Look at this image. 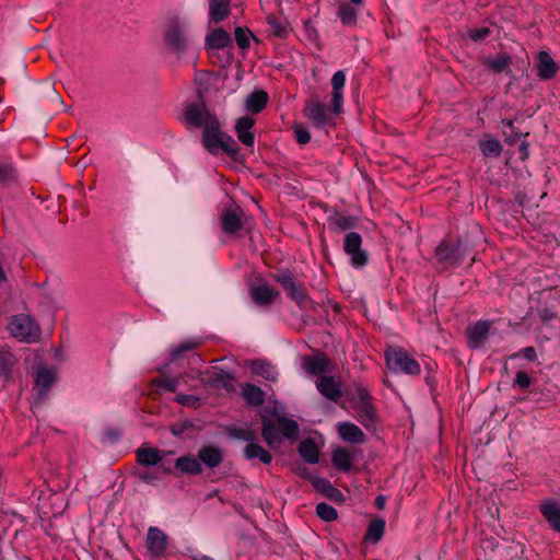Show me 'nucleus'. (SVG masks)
<instances>
[{
  "label": "nucleus",
  "instance_id": "obj_1",
  "mask_svg": "<svg viewBox=\"0 0 560 560\" xmlns=\"http://www.w3.org/2000/svg\"><path fill=\"white\" fill-rule=\"evenodd\" d=\"M299 432L296 421L278 413H273L271 417L265 416L261 419L262 438L272 450H278L283 439L295 442L299 438Z\"/></svg>",
  "mask_w": 560,
  "mask_h": 560
},
{
  "label": "nucleus",
  "instance_id": "obj_2",
  "mask_svg": "<svg viewBox=\"0 0 560 560\" xmlns=\"http://www.w3.org/2000/svg\"><path fill=\"white\" fill-rule=\"evenodd\" d=\"M163 39L167 49L182 58L191 44L190 23L187 19L172 15L165 19L163 25Z\"/></svg>",
  "mask_w": 560,
  "mask_h": 560
},
{
  "label": "nucleus",
  "instance_id": "obj_3",
  "mask_svg": "<svg viewBox=\"0 0 560 560\" xmlns=\"http://www.w3.org/2000/svg\"><path fill=\"white\" fill-rule=\"evenodd\" d=\"M345 83V71L338 70L335 72L331 78L332 91L329 103L327 105H319L317 103V125L327 124L341 114L343 105L342 89Z\"/></svg>",
  "mask_w": 560,
  "mask_h": 560
},
{
  "label": "nucleus",
  "instance_id": "obj_4",
  "mask_svg": "<svg viewBox=\"0 0 560 560\" xmlns=\"http://www.w3.org/2000/svg\"><path fill=\"white\" fill-rule=\"evenodd\" d=\"M10 334L21 342H36L40 338L39 325L26 314L12 317L9 324Z\"/></svg>",
  "mask_w": 560,
  "mask_h": 560
},
{
  "label": "nucleus",
  "instance_id": "obj_5",
  "mask_svg": "<svg viewBox=\"0 0 560 560\" xmlns=\"http://www.w3.org/2000/svg\"><path fill=\"white\" fill-rule=\"evenodd\" d=\"M386 363L394 373L417 375L420 373L419 363L402 349H389L386 351Z\"/></svg>",
  "mask_w": 560,
  "mask_h": 560
},
{
  "label": "nucleus",
  "instance_id": "obj_6",
  "mask_svg": "<svg viewBox=\"0 0 560 560\" xmlns=\"http://www.w3.org/2000/svg\"><path fill=\"white\" fill-rule=\"evenodd\" d=\"M248 219L241 207H226L221 213V229L225 234L237 235L247 225Z\"/></svg>",
  "mask_w": 560,
  "mask_h": 560
},
{
  "label": "nucleus",
  "instance_id": "obj_7",
  "mask_svg": "<svg viewBox=\"0 0 560 560\" xmlns=\"http://www.w3.org/2000/svg\"><path fill=\"white\" fill-rule=\"evenodd\" d=\"M275 280L280 283L288 296L302 305L306 300V290L302 282L298 281L293 273L288 270H280L273 276Z\"/></svg>",
  "mask_w": 560,
  "mask_h": 560
},
{
  "label": "nucleus",
  "instance_id": "obj_8",
  "mask_svg": "<svg viewBox=\"0 0 560 560\" xmlns=\"http://www.w3.org/2000/svg\"><path fill=\"white\" fill-rule=\"evenodd\" d=\"M362 237L357 232H350L345 237V252L350 257V262L353 267H363L368 261L365 250L361 248Z\"/></svg>",
  "mask_w": 560,
  "mask_h": 560
},
{
  "label": "nucleus",
  "instance_id": "obj_9",
  "mask_svg": "<svg viewBox=\"0 0 560 560\" xmlns=\"http://www.w3.org/2000/svg\"><path fill=\"white\" fill-rule=\"evenodd\" d=\"M185 122L192 127H205L210 118H217L210 114L202 101L189 103L184 112Z\"/></svg>",
  "mask_w": 560,
  "mask_h": 560
},
{
  "label": "nucleus",
  "instance_id": "obj_10",
  "mask_svg": "<svg viewBox=\"0 0 560 560\" xmlns=\"http://www.w3.org/2000/svg\"><path fill=\"white\" fill-rule=\"evenodd\" d=\"M167 536L159 527L151 526L148 529L145 547L152 558L161 557L167 548Z\"/></svg>",
  "mask_w": 560,
  "mask_h": 560
},
{
  "label": "nucleus",
  "instance_id": "obj_11",
  "mask_svg": "<svg viewBox=\"0 0 560 560\" xmlns=\"http://www.w3.org/2000/svg\"><path fill=\"white\" fill-rule=\"evenodd\" d=\"M223 132L220 129V125L217 118H210L207 125L203 127L202 143L205 148L212 154L219 153V143Z\"/></svg>",
  "mask_w": 560,
  "mask_h": 560
},
{
  "label": "nucleus",
  "instance_id": "obj_12",
  "mask_svg": "<svg viewBox=\"0 0 560 560\" xmlns=\"http://www.w3.org/2000/svg\"><path fill=\"white\" fill-rule=\"evenodd\" d=\"M18 364L19 360L9 347L0 348V381L3 385L12 381Z\"/></svg>",
  "mask_w": 560,
  "mask_h": 560
},
{
  "label": "nucleus",
  "instance_id": "obj_13",
  "mask_svg": "<svg viewBox=\"0 0 560 560\" xmlns=\"http://www.w3.org/2000/svg\"><path fill=\"white\" fill-rule=\"evenodd\" d=\"M317 390L327 399L337 402L342 395L341 382L335 376H322L317 381Z\"/></svg>",
  "mask_w": 560,
  "mask_h": 560
},
{
  "label": "nucleus",
  "instance_id": "obj_14",
  "mask_svg": "<svg viewBox=\"0 0 560 560\" xmlns=\"http://www.w3.org/2000/svg\"><path fill=\"white\" fill-rule=\"evenodd\" d=\"M490 328L489 322L479 320L475 324H471L467 327V336L469 346L472 348H478L483 345L488 331Z\"/></svg>",
  "mask_w": 560,
  "mask_h": 560
},
{
  "label": "nucleus",
  "instance_id": "obj_15",
  "mask_svg": "<svg viewBox=\"0 0 560 560\" xmlns=\"http://www.w3.org/2000/svg\"><path fill=\"white\" fill-rule=\"evenodd\" d=\"M337 431L340 439L348 443L361 444L365 440L363 431L358 425L351 422L338 423Z\"/></svg>",
  "mask_w": 560,
  "mask_h": 560
},
{
  "label": "nucleus",
  "instance_id": "obj_16",
  "mask_svg": "<svg viewBox=\"0 0 560 560\" xmlns=\"http://www.w3.org/2000/svg\"><path fill=\"white\" fill-rule=\"evenodd\" d=\"M537 75L541 80L552 79L558 71V65L547 51H540L538 54L537 62Z\"/></svg>",
  "mask_w": 560,
  "mask_h": 560
},
{
  "label": "nucleus",
  "instance_id": "obj_17",
  "mask_svg": "<svg viewBox=\"0 0 560 560\" xmlns=\"http://www.w3.org/2000/svg\"><path fill=\"white\" fill-rule=\"evenodd\" d=\"M254 124L255 121L252 117L244 116L238 118L235 125L238 140L247 147L254 145L255 136L252 132Z\"/></svg>",
  "mask_w": 560,
  "mask_h": 560
},
{
  "label": "nucleus",
  "instance_id": "obj_18",
  "mask_svg": "<svg viewBox=\"0 0 560 560\" xmlns=\"http://www.w3.org/2000/svg\"><path fill=\"white\" fill-rule=\"evenodd\" d=\"M136 457L137 463L143 467L155 466L163 460V452L154 447H139Z\"/></svg>",
  "mask_w": 560,
  "mask_h": 560
},
{
  "label": "nucleus",
  "instance_id": "obj_19",
  "mask_svg": "<svg viewBox=\"0 0 560 560\" xmlns=\"http://www.w3.org/2000/svg\"><path fill=\"white\" fill-rule=\"evenodd\" d=\"M250 295L256 304L270 305L279 296V292L268 284H259L252 288Z\"/></svg>",
  "mask_w": 560,
  "mask_h": 560
},
{
  "label": "nucleus",
  "instance_id": "obj_20",
  "mask_svg": "<svg viewBox=\"0 0 560 560\" xmlns=\"http://www.w3.org/2000/svg\"><path fill=\"white\" fill-rule=\"evenodd\" d=\"M199 463H203L209 468L218 467L223 460V454L217 446H203L198 452Z\"/></svg>",
  "mask_w": 560,
  "mask_h": 560
},
{
  "label": "nucleus",
  "instance_id": "obj_21",
  "mask_svg": "<svg viewBox=\"0 0 560 560\" xmlns=\"http://www.w3.org/2000/svg\"><path fill=\"white\" fill-rule=\"evenodd\" d=\"M55 381V372L50 369L40 368L35 376V389L38 396L44 397Z\"/></svg>",
  "mask_w": 560,
  "mask_h": 560
},
{
  "label": "nucleus",
  "instance_id": "obj_22",
  "mask_svg": "<svg viewBox=\"0 0 560 560\" xmlns=\"http://www.w3.org/2000/svg\"><path fill=\"white\" fill-rule=\"evenodd\" d=\"M269 100L266 91L259 90L250 93L245 101V108L252 114L260 113Z\"/></svg>",
  "mask_w": 560,
  "mask_h": 560
},
{
  "label": "nucleus",
  "instance_id": "obj_23",
  "mask_svg": "<svg viewBox=\"0 0 560 560\" xmlns=\"http://www.w3.org/2000/svg\"><path fill=\"white\" fill-rule=\"evenodd\" d=\"M230 44V34L223 28H217L210 32L206 37V46L210 49H223Z\"/></svg>",
  "mask_w": 560,
  "mask_h": 560
},
{
  "label": "nucleus",
  "instance_id": "obj_24",
  "mask_svg": "<svg viewBox=\"0 0 560 560\" xmlns=\"http://www.w3.org/2000/svg\"><path fill=\"white\" fill-rule=\"evenodd\" d=\"M242 396L248 405L254 407L261 406L265 401L264 390L260 387L248 383L242 386Z\"/></svg>",
  "mask_w": 560,
  "mask_h": 560
},
{
  "label": "nucleus",
  "instance_id": "obj_25",
  "mask_svg": "<svg viewBox=\"0 0 560 560\" xmlns=\"http://www.w3.org/2000/svg\"><path fill=\"white\" fill-rule=\"evenodd\" d=\"M175 468L188 475H198L202 471L198 457L190 455L178 457L175 462Z\"/></svg>",
  "mask_w": 560,
  "mask_h": 560
},
{
  "label": "nucleus",
  "instance_id": "obj_26",
  "mask_svg": "<svg viewBox=\"0 0 560 560\" xmlns=\"http://www.w3.org/2000/svg\"><path fill=\"white\" fill-rule=\"evenodd\" d=\"M230 13V0H210L209 15L212 21L221 22L228 18Z\"/></svg>",
  "mask_w": 560,
  "mask_h": 560
},
{
  "label": "nucleus",
  "instance_id": "obj_27",
  "mask_svg": "<svg viewBox=\"0 0 560 560\" xmlns=\"http://www.w3.org/2000/svg\"><path fill=\"white\" fill-rule=\"evenodd\" d=\"M244 456L246 459L258 458L264 464H270L272 460L271 454L256 442L248 443L245 446Z\"/></svg>",
  "mask_w": 560,
  "mask_h": 560
},
{
  "label": "nucleus",
  "instance_id": "obj_28",
  "mask_svg": "<svg viewBox=\"0 0 560 560\" xmlns=\"http://www.w3.org/2000/svg\"><path fill=\"white\" fill-rule=\"evenodd\" d=\"M359 397L361 399L360 406L358 407V412L360 415V420L362 424L366 425L368 422L373 420L374 410L370 402V395L364 389H359Z\"/></svg>",
  "mask_w": 560,
  "mask_h": 560
},
{
  "label": "nucleus",
  "instance_id": "obj_29",
  "mask_svg": "<svg viewBox=\"0 0 560 560\" xmlns=\"http://www.w3.org/2000/svg\"><path fill=\"white\" fill-rule=\"evenodd\" d=\"M541 513L550 526L560 532V506L556 503H545L541 505Z\"/></svg>",
  "mask_w": 560,
  "mask_h": 560
},
{
  "label": "nucleus",
  "instance_id": "obj_30",
  "mask_svg": "<svg viewBox=\"0 0 560 560\" xmlns=\"http://www.w3.org/2000/svg\"><path fill=\"white\" fill-rule=\"evenodd\" d=\"M253 373L262 376L264 378L275 382L277 381L278 373L275 368L262 360H257L252 363Z\"/></svg>",
  "mask_w": 560,
  "mask_h": 560
},
{
  "label": "nucleus",
  "instance_id": "obj_31",
  "mask_svg": "<svg viewBox=\"0 0 560 560\" xmlns=\"http://www.w3.org/2000/svg\"><path fill=\"white\" fill-rule=\"evenodd\" d=\"M334 465L343 471H348L352 466V455L347 450L339 447L332 453Z\"/></svg>",
  "mask_w": 560,
  "mask_h": 560
},
{
  "label": "nucleus",
  "instance_id": "obj_32",
  "mask_svg": "<svg viewBox=\"0 0 560 560\" xmlns=\"http://www.w3.org/2000/svg\"><path fill=\"white\" fill-rule=\"evenodd\" d=\"M485 63L497 73L506 72L511 65V58L501 54L492 58H487Z\"/></svg>",
  "mask_w": 560,
  "mask_h": 560
},
{
  "label": "nucleus",
  "instance_id": "obj_33",
  "mask_svg": "<svg viewBox=\"0 0 560 560\" xmlns=\"http://www.w3.org/2000/svg\"><path fill=\"white\" fill-rule=\"evenodd\" d=\"M482 154L487 158H497L502 151V145L499 140L487 138L479 142Z\"/></svg>",
  "mask_w": 560,
  "mask_h": 560
},
{
  "label": "nucleus",
  "instance_id": "obj_34",
  "mask_svg": "<svg viewBox=\"0 0 560 560\" xmlns=\"http://www.w3.org/2000/svg\"><path fill=\"white\" fill-rule=\"evenodd\" d=\"M233 375L224 370L215 371L211 377L212 385L217 387H223L226 390L233 389Z\"/></svg>",
  "mask_w": 560,
  "mask_h": 560
},
{
  "label": "nucleus",
  "instance_id": "obj_35",
  "mask_svg": "<svg viewBox=\"0 0 560 560\" xmlns=\"http://www.w3.org/2000/svg\"><path fill=\"white\" fill-rule=\"evenodd\" d=\"M385 529V522L381 518L373 520L368 527L365 538L372 542L376 544L383 536Z\"/></svg>",
  "mask_w": 560,
  "mask_h": 560
},
{
  "label": "nucleus",
  "instance_id": "obj_36",
  "mask_svg": "<svg viewBox=\"0 0 560 560\" xmlns=\"http://www.w3.org/2000/svg\"><path fill=\"white\" fill-rule=\"evenodd\" d=\"M317 492H320L325 497L335 501H340L342 499V493L332 487L328 480L323 478H317Z\"/></svg>",
  "mask_w": 560,
  "mask_h": 560
},
{
  "label": "nucleus",
  "instance_id": "obj_37",
  "mask_svg": "<svg viewBox=\"0 0 560 560\" xmlns=\"http://www.w3.org/2000/svg\"><path fill=\"white\" fill-rule=\"evenodd\" d=\"M299 453L302 458L310 463L315 464V442L313 439H306L301 442Z\"/></svg>",
  "mask_w": 560,
  "mask_h": 560
},
{
  "label": "nucleus",
  "instance_id": "obj_38",
  "mask_svg": "<svg viewBox=\"0 0 560 560\" xmlns=\"http://www.w3.org/2000/svg\"><path fill=\"white\" fill-rule=\"evenodd\" d=\"M270 32L272 35L283 38L288 34V28L285 24L282 22V20L276 18V16H268L267 19Z\"/></svg>",
  "mask_w": 560,
  "mask_h": 560
},
{
  "label": "nucleus",
  "instance_id": "obj_39",
  "mask_svg": "<svg viewBox=\"0 0 560 560\" xmlns=\"http://www.w3.org/2000/svg\"><path fill=\"white\" fill-rule=\"evenodd\" d=\"M338 15L345 25H353L357 22L358 13L355 9L346 3L340 7Z\"/></svg>",
  "mask_w": 560,
  "mask_h": 560
},
{
  "label": "nucleus",
  "instance_id": "obj_40",
  "mask_svg": "<svg viewBox=\"0 0 560 560\" xmlns=\"http://www.w3.org/2000/svg\"><path fill=\"white\" fill-rule=\"evenodd\" d=\"M317 516L325 522H331L338 517V513L335 508L327 503H317Z\"/></svg>",
  "mask_w": 560,
  "mask_h": 560
},
{
  "label": "nucleus",
  "instance_id": "obj_41",
  "mask_svg": "<svg viewBox=\"0 0 560 560\" xmlns=\"http://www.w3.org/2000/svg\"><path fill=\"white\" fill-rule=\"evenodd\" d=\"M435 255L441 261H454L455 260V249L450 247L446 243H441L436 249Z\"/></svg>",
  "mask_w": 560,
  "mask_h": 560
},
{
  "label": "nucleus",
  "instance_id": "obj_42",
  "mask_svg": "<svg viewBox=\"0 0 560 560\" xmlns=\"http://www.w3.org/2000/svg\"><path fill=\"white\" fill-rule=\"evenodd\" d=\"M220 150H223L224 152L232 156L235 155L238 151L235 140L231 136L225 135L224 132L219 143V151Z\"/></svg>",
  "mask_w": 560,
  "mask_h": 560
},
{
  "label": "nucleus",
  "instance_id": "obj_43",
  "mask_svg": "<svg viewBox=\"0 0 560 560\" xmlns=\"http://www.w3.org/2000/svg\"><path fill=\"white\" fill-rule=\"evenodd\" d=\"M235 40L241 48H247L249 46L252 32L248 28L237 27L234 33Z\"/></svg>",
  "mask_w": 560,
  "mask_h": 560
},
{
  "label": "nucleus",
  "instance_id": "obj_44",
  "mask_svg": "<svg viewBox=\"0 0 560 560\" xmlns=\"http://www.w3.org/2000/svg\"><path fill=\"white\" fill-rule=\"evenodd\" d=\"M293 133L296 142L300 144H306L311 141V132L302 124L293 126Z\"/></svg>",
  "mask_w": 560,
  "mask_h": 560
},
{
  "label": "nucleus",
  "instance_id": "obj_45",
  "mask_svg": "<svg viewBox=\"0 0 560 560\" xmlns=\"http://www.w3.org/2000/svg\"><path fill=\"white\" fill-rule=\"evenodd\" d=\"M518 357H523L528 361H535L537 359V353L534 347H526L521 349L517 353L511 354L509 359H516Z\"/></svg>",
  "mask_w": 560,
  "mask_h": 560
},
{
  "label": "nucleus",
  "instance_id": "obj_46",
  "mask_svg": "<svg viewBox=\"0 0 560 560\" xmlns=\"http://www.w3.org/2000/svg\"><path fill=\"white\" fill-rule=\"evenodd\" d=\"M137 477L148 485H154L156 481L160 480V476L150 470H142V471H136Z\"/></svg>",
  "mask_w": 560,
  "mask_h": 560
},
{
  "label": "nucleus",
  "instance_id": "obj_47",
  "mask_svg": "<svg viewBox=\"0 0 560 560\" xmlns=\"http://www.w3.org/2000/svg\"><path fill=\"white\" fill-rule=\"evenodd\" d=\"M232 435L236 439L246 441L247 444L254 443L256 439L254 432L249 429H236L232 432Z\"/></svg>",
  "mask_w": 560,
  "mask_h": 560
},
{
  "label": "nucleus",
  "instance_id": "obj_48",
  "mask_svg": "<svg viewBox=\"0 0 560 560\" xmlns=\"http://www.w3.org/2000/svg\"><path fill=\"white\" fill-rule=\"evenodd\" d=\"M317 373L329 371L331 368L330 359L328 358V352L319 353L317 352Z\"/></svg>",
  "mask_w": 560,
  "mask_h": 560
},
{
  "label": "nucleus",
  "instance_id": "obj_49",
  "mask_svg": "<svg viewBox=\"0 0 560 560\" xmlns=\"http://www.w3.org/2000/svg\"><path fill=\"white\" fill-rule=\"evenodd\" d=\"M175 400L187 407H196L199 402V398L194 395L178 394Z\"/></svg>",
  "mask_w": 560,
  "mask_h": 560
},
{
  "label": "nucleus",
  "instance_id": "obj_50",
  "mask_svg": "<svg viewBox=\"0 0 560 560\" xmlns=\"http://www.w3.org/2000/svg\"><path fill=\"white\" fill-rule=\"evenodd\" d=\"M532 384L530 377L527 375V373L523 371H518L516 373L515 380H514V386H518L523 389L528 388Z\"/></svg>",
  "mask_w": 560,
  "mask_h": 560
},
{
  "label": "nucleus",
  "instance_id": "obj_51",
  "mask_svg": "<svg viewBox=\"0 0 560 560\" xmlns=\"http://www.w3.org/2000/svg\"><path fill=\"white\" fill-rule=\"evenodd\" d=\"M197 346L196 342H192V341H186L184 343H182L180 346H178L176 349L173 350L172 352V358L175 360V359H178L180 358V355L186 352V351H190L192 349H195Z\"/></svg>",
  "mask_w": 560,
  "mask_h": 560
},
{
  "label": "nucleus",
  "instance_id": "obj_52",
  "mask_svg": "<svg viewBox=\"0 0 560 560\" xmlns=\"http://www.w3.org/2000/svg\"><path fill=\"white\" fill-rule=\"evenodd\" d=\"M490 35L488 27H478L469 31V37L472 40H481Z\"/></svg>",
  "mask_w": 560,
  "mask_h": 560
},
{
  "label": "nucleus",
  "instance_id": "obj_53",
  "mask_svg": "<svg viewBox=\"0 0 560 560\" xmlns=\"http://www.w3.org/2000/svg\"><path fill=\"white\" fill-rule=\"evenodd\" d=\"M14 171L12 166L0 164V182H8L13 178Z\"/></svg>",
  "mask_w": 560,
  "mask_h": 560
},
{
  "label": "nucleus",
  "instance_id": "obj_54",
  "mask_svg": "<svg viewBox=\"0 0 560 560\" xmlns=\"http://www.w3.org/2000/svg\"><path fill=\"white\" fill-rule=\"evenodd\" d=\"M303 366H304V370L308 374H311V375L315 374V357H313V355L305 357Z\"/></svg>",
  "mask_w": 560,
  "mask_h": 560
},
{
  "label": "nucleus",
  "instance_id": "obj_55",
  "mask_svg": "<svg viewBox=\"0 0 560 560\" xmlns=\"http://www.w3.org/2000/svg\"><path fill=\"white\" fill-rule=\"evenodd\" d=\"M160 385L168 392H175L177 389L178 381L174 378H165Z\"/></svg>",
  "mask_w": 560,
  "mask_h": 560
},
{
  "label": "nucleus",
  "instance_id": "obj_56",
  "mask_svg": "<svg viewBox=\"0 0 560 560\" xmlns=\"http://www.w3.org/2000/svg\"><path fill=\"white\" fill-rule=\"evenodd\" d=\"M304 114L307 118L313 119L315 118V104L312 102H307Z\"/></svg>",
  "mask_w": 560,
  "mask_h": 560
},
{
  "label": "nucleus",
  "instance_id": "obj_57",
  "mask_svg": "<svg viewBox=\"0 0 560 560\" xmlns=\"http://www.w3.org/2000/svg\"><path fill=\"white\" fill-rule=\"evenodd\" d=\"M521 138V133L513 132L506 138V142L510 144L515 143Z\"/></svg>",
  "mask_w": 560,
  "mask_h": 560
},
{
  "label": "nucleus",
  "instance_id": "obj_58",
  "mask_svg": "<svg viewBox=\"0 0 560 560\" xmlns=\"http://www.w3.org/2000/svg\"><path fill=\"white\" fill-rule=\"evenodd\" d=\"M160 468L162 469V471L164 474H172L173 472V469H172L171 465H167V464L163 463V460L160 463Z\"/></svg>",
  "mask_w": 560,
  "mask_h": 560
},
{
  "label": "nucleus",
  "instance_id": "obj_59",
  "mask_svg": "<svg viewBox=\"0 0 560 560\" xmlns=\"http://www.w3.org/2000/svg\"><path fill=\"white\" fill-rule=\"evenodd\" d=\"M376 504H377V506H380V508L384 506V504H385V497H383V495H378V497L376 498Z\"/></svg>",
  "mask_w": 560,
  "mask_h": 560
},
{
  "label": "nucleus",
  "instance_id": "obj_60",
  "mask_svg": "<svg viewBox=\"0 0 560 560\" xmlns=\"http://www.w3.org/2000/svg\"><path fill=\"white\" fill-rule=\"evenodd\" d=\"M521 152H522V156H523V158H526V156H527V154H528V153H527V144H526V142H523V143L521 144Z\"/></svg>",
  "mask_w": 560,
  "mask_h": 560
},
{
  "label": "nucleus",
  "instance_id": "obj_61",
  "mask_svg": "<svg viewBox=\"0 0 560 560\" xmlns=\"http://www.w3.org/2000/svg\"><path fill=\"white\" fill-rule=\"evenodd\" d=\"M183 432V428H178L177 425L172 427V433L174 435H179Z\"/></svg>",
  "mask_w": 560,
  "mask_h": 560
},
{
  "label": "nucleus",
  "instance_id": "obj_62",
  "mask_svg": "<svg viewBox=\"0 0 560 560\" xmlns=\"http://www.w3.org/2000/svg\"><path fill=\"white\" fill-rule=\"evenodd\" d=\"M300 474L307 477L310 479L311 483L315 487V478H313L311 475H306L304 472V469Z\"/></svg>",
  "mask_w": 560,
  "mask_h": 560
},
{
  "label": "nucleus",
  "instance_id": "obj_63",
  "mask_svg": "<svg viewBox=\"0 0 560 560\" xmlns=\"http://www.w3.org/2000/svg\"><path fill=\"white\" fill-rule=\"evenodd\" d=\"M502 125L506 126L509 128H513V122L511 120L504 119V120H502Z\"/></svg>",
  "mask_w": 560,
  "mask_h": 560
},
{
  "label": "nucleus",
  "instance_id": "obj_64",
  "mask_svg": "<svg viewBox=\"0 0 560 560\" xmlns=\"http://www.w3.org/2000/svg\"><path fill=\"white\" fill-rule=\"evenodd\" d=\"M196 560H213V559L211 557H209V556H201V557H199Z\"/></svg>",
  "mask_w": 560,
  "mask_h": 560
}]
</instances>
